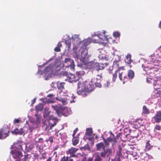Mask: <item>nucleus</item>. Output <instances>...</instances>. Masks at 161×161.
Returning <instances> with one entry per match:
<instances>
[{
    "mask_svg": "<svg viewBox=\"0 0 161 161\" xmlns=\"http://www.w3.org/2000/svg\"><path fill=\"white\" fill-rule=\"evenodd\" d=\"M92 40L91 38H88L81 42L78 35H72V37L70 39V42L69 41H66L65 43L69 49L70 48L71 42L73 45L72 56L75 61H78L79 60L86 63V62L87 61L89 56L86 47H84V46L85 47L87 46L92 42H93V39L94 37L92 36Z\"/></svg>",
    "mask_w": 161,
    "mask_h": 161,
    "instance_id": "f257e3e1",
    "label": "nucleus"
},
{
    "mask_svg": "<svg viewBox=\"0 0 161 161\" xmlns=\"http://www.w3.org/2000/svg\"><path fill=\"white\" fill-rule=\"evenodd\" d=\"M52 59V58L50 59L48 61H47L44 65L47 64ZM43 65L44 64L39 66V70L37 74L40 76L42 75L45 80H47L52 77V74L54 73V71L56 70L57 68L59 66L60 63L58 62L57 61H56L53 63L51 64L48 65L45 69L44 71H42L40 69L43 67Z\"/></svg>",
    "mask_w": 161,
    "mask_h": 161,
    "instance_id": "f03ea898",
    "label": "nucleus"
},
{
    "mask_svg": "<svg viewBox=\"0 0 161 161\" xmlns=\"http://www.w3.org/2000/svg\"><path fill=\"white\" fill-rule=\"evenodd\" d=\"M94 87L92 83L85 81L84 82L79 81L77 83V93L80 95L86 96L87 93L92 91L94 90Z\"/></svg>",
    "mask_w": 161,
    "mask_h": 161,
    "instance_id": "7ed1b4c3",
    "label": "nucleus"
},
{
    "mask_svg": "<svg viewBox=\"0 0 161 161\" xmlns=\"http://www.w3.org/2000/svg\"><path fill=\"white\" fill-rule=\"evenodd\" d=\"M105 31H103V32H99L96 34L93 35L92 36L94 38L93 39V42L94 43H99L104 46H105L108 43H114L115 40L113 39L112 38L107 37L105 36Z\"/></svg>",
    "mask_w": 161,
    "mask_h": 161,
    "instance_id": "20e7f679",
    "label": "nucleus"
},
{
    "mask_svg": "<svg viewBox=\"0 0 161 161\" xmlns=\"http://www.w3.org/2000/svg\"><path fill=\"white\" fill-rule=\"evenodd\" d=\"M12 150L11 152L14 160L20 161L22 157L21 146L19 143L14 144L12 146Z\"/></svg>",
    "mask_w": 161,
    "mask_h": 161,
    "instance_id": "39448f33",
    "label": "nucleus"
},
{
    "mask_svg": "<svg viewBox=\"0 0 161 161\" xmlns=\"http://www.w3.org/2000/svg\"><path fill=\"white\" fill-rule=\"evenodd\" d=\"M52 107L56 111L58 116H61L62 114L67 116L71 113L70 109L68 108L62 107L56 105H52Z\"/></svg>",
    "mask_w": 161,
    "mask_h": 161,
    "instance_id": "423d86ee",
    "label": "nucleus"
},
{
    "mask_svg": "<svg viewBox=\"0 0 161 161\" xmlns=\"http://www.w3.org/2000/svg\"><path fill=\"white\" fill-rule=\"evenodd\" d=\"M119 73V77L120 80H123V84H124L125 82L127 81V78L126 76L124 75V73L123 72L119 71V70H117L114 74L113 81L115 82L117 77V74Z\"/></svg>",
    "mask_w": 161,
    "mask_h": 161,
    "instance_id": "0eeeda50",
    "label": "nucleus"
},
{
    "mask_svg": "<svg viewBox=\"0 0 161 161\" xmlns=\"http://www.w3.org/2000/svg\"><path fill=\"white\" fill-rule=\"evenodd\" d=\"M62 91H60L57 94V97L55 98L56 100L61 102L63 105H65L67 104L69 100V99L62 97L65 96Z\"/></svg>",
    "mask_w": 161,
    "mask_h": 161,
    "instance_id": "6e6552de",
    "label": "nucleus"
},
{
    "mask_svg": "<svg viewBox=\"0 0 161 161\" xmlns=\"http://www.w3.org/2000/svg\"><path fill=\"white\" fill-rule=\"evenodd\" d=\"M88 68H95L97 70L103 69H104L103 65L102 64H99L98 63L90 62L87 64Z\"/></svg>",
    "mask_w": 161,
    "mask_h": 161,
    "instance_id": "1a4fd4ad",
    "label": "nucleus"
},
{
    "mask_svg": "<svg viewBox=\"0 0 161 161\" xmlns=\"http://www.w3.org/2000/svg\"><path fill=\"white\" fill-rule=\"evenodd\" d=\"M9 129L7 125L4 126L0 130V139H4L8 135Z\"/></svg>",
    "mask_w": 161,
    "mask_h": 161,
    "instance_id": "9d476101",
    "label": "nucleus"
},
{
    "mask_svg": "<svg viewBox=\"0 0 161 161\" xmlns=\"http://www.w3.org/2000/svg\"><path fill=\"white\" fill-rule=\"evenodd\" d=\"M35 116L36 117V121L35 123L34 124V126L33 127L30 126L29 127V129L31 132L32 131L34 128L37 127L41 123V116L40 115H38L37 114H36Z\"/></svg>",
    "mask_w": 161,
    "mask_h": 161,
    "instance_id": "9b49d317",
    "label": "nucleus"
},
{
    "mask_svg": "<svg viewBox=\"0 0 161 161\" xmlns=\"http://www.w3.org/2000/svg\"><path fill=\"white\" fill-rule=\"evenodd\" d=\"M28 129L27 128L26 125L23 128L20 129L19 130L17 129H16L12 133L16 134H25L28 131Z\"/></svg>",
    "mask_w": 161,
    "mask_h": 161,
    "instance_id": "f8f14e48",
    "label": "nucleus"
},
{
    "mask_svg": "<svg viewBox=\"0 0 161 161\" xmlns=\"http://www.w3.org/2000/svg\"><path fill=\"white\" fill-rule=\"evenodd\" d=\"M78 150V148L72 147L70 148L69 149L66 151V153L68 154H70V158L71 157H76V155H75L74 154Z\"/></svg>",
    "mask_w": 161,
    "mask_h": 161,
    "instance_id": "ddd939ff",
    "label": "nucleus"
},
{
    "mask_svg": "<svg viewBox=\"0 0 161 161\" xmlns=\"http://www.w3.org/2000/svg\"><path fill=\"white\" fill-rule=\"evenodd\" d=\"M64 62L65 63H68L69 64L71 69L74 70V61L71 58H66L64 59Z\"/></svg>",
    "mask_w": 161,
    "mask_h": 161,
    "instance_id": "4468645a",
    "label": "nucleus"
},
{
    "mask_svg": "<svg viewBox=\"0 0 161 161\" xmlns=\"http://www.w3.org/2000/svg\"><path fill=\"white\" fill-rule=\"evenodd\" d=\"M153 119L155 122H160L161 121V111H157L153 117Z\"/></svg>",
    "mask_w": 161,
    "mask_h": 161,
    "instance_id": "2eb2a0df",
    "label": "nucleus"
},
{
    "mask_svg": "<svg viewBox=\"0 0 161 161\" xmlns=\"http://www.w3.org/2000/svg\"><path fill=\"white\" fill-rule=\"evenodd\" d=\"M92 133V129L91 128H88L86 129V138L90 141H92V137L91 136Z\"/></svg>",
    "mask_w": 161,
    "mask_h": 161,
    "instance_id": "dca6fc26",
    "label": "nucleus"
},
{
    "mask_svg": "<svg viewBox=\"0 0 161 161\" xmlns=\"http://www.w3.org/2000/svg\"><path fill=\"white\" fill-rule=\"evenodd\" d=\"M104 51L103 50H101V51H99L100 53H102ZM98 58L100 59L103 60H108L109 59L108 56H106L105 55V54H100L98 56Z\"/></svg>",
    "mask_w": 161,
    "mask_h": 161,
    "instance_id": "f3484780",
    "label": "nucleus"
},
{
    "mask_svg": "<svg viewBox=\"0 0 161 161\" xmlns=\"http://www.w3.org/2000/svg\"><path fill=\"white\" fill-rule=\"evenodd\" d=\"M105 145H108L109 142H113L112 144H114L116 142V139L115 138H112L111 137L108 138L107 140L104 139Z\"/></svg>",
    "mask_w": 161,
    "mask_h": 161,
    "instance_id": "a211bd4d",
    "label": "nucleus"
},
{
    "mask_svg": "<svg viewBox=\"0 0 161 161\" xmlns=\"http://www.w3.org/2000/svg\"><path fill=\"white\" fill-rule=\"evenodd\" d=\"M115 60L114 62L113 66H116L119 67V61L120 60L121 57L118 55H116L115 56Z\"/></svg>",
    "mask_w": 161,
    "mask_h": 161,
    "instance_id": "6ab92c4d",
    "label": "nucleus"
},
{
    "mask_svg": "<svg viewBox=\"0 0 161 161\" xmlns=\"http://www.w3.org/2000/svg\"><path fill=\"white\" fill-rule=\"evenodd\" d=\"M97 149L98 151H100L102 149L104 150L105 146L103 142H100L96 145Z\"/></svg>",
    "mask_w": 161,
    "mask_h": 161,
    "instance_id": "aec40b11",
    "label": "nucleus"
},
{
    "mask_svg": "<svg viewBox=\"0 0 161 161\" xmlns=\"http://www.w3.org/2000/svg\"><path fill=\"white\" fill-rule=\"evenodd\" d=\"M131 55L130 54H128L126 56L125 61L126 63L128 64H130L132 62V60H131Z\"/></svg>",
    "mask_w": 161,
    "mask_h": 161,
    "instance_id": "412c9836",
    "label": "nucleus"
},
{
    "mask_svg": "<svg viewBox=\"0 0 161 161\" xmlns=\"http://www.w3.org/2000/svg\"><path fill=\"white\" fill-rule=\"evenodd\" d=\"M43 108V105L42 104H39L36 106L35 108V109L36 111H41Z\"/></svg>",
    "mask_w": 161,
    "mask_h": 161,
    "instance_id": "4be33fe9",
    "label": "nucleus"
},
{
    "mask_svg": "<svg viewBox=\"0 0 161 161\" xmlns=\"http://www.w3.org/2000/svg\"><path fill=\"white\" fill-rule=\"evenodd\" d=\"M128 75L129 79H132L134 77V72L133 71L130 70L128 71Z\"/></svg>",
    "mask_w": 161,
    "mask_h": 161,
    "instance_id": "5701e85b",
    "label": "nucleus"
},
{
    "mask_svg": "<svg viewBox=\"0 0 161 161\" xmlns=\"http://www.w3.org/2000/svg\"><path fill=\"white\" fill-rule=\"evenodd\" d=\"M49 108L48 107H46L44 109L45 112L44 113V117L45 118H47L49 115L48 110Z\"/></svg>",
    "mask_w": 161,
    "mask_h": 161,
    "instance_id": "b1692460",
    "label": "nucleus"
},
{
    "mask_svg": "<svg viewBox=\"0 0 161 161\" xmlns=\"http://www.w3.org/2000/svg\"><path fill=\"white\" fill-rule=\"evenodd\" d=\"M150 113L149 110L147 108L144 106L143 107L142 113L144 114H149Z\"/></svg>",
    "mask_w": 161,
    "mask_h": 161,
    "instance_id": "393cba45",
    "label": "nucleus"
},
{
    "mask_svg": "<svg viewBox=\"0 0 161 161\" xmlns=\"http://www.w3.org/2000/svg\"><path fill=\"white\" fill-rule=\"evenodd\" d=\"M64 84L65 83L64 82H61L58 84L57 85L58 88L59 89L62 90L64 89Z\"/></svg>",
    "mask_w": 161,
    "mask_h": 161,
    "instance_id": "a878e982",
    "label": "nucleus"
},
{
    "mask_svg": "<svg viewBox=\"0 0 161 161\" xmlns=\"http://www.w3.org/2000/svg\"><path fill=\"white\" fill-rule=\"evenodd\" d=\"M72 139L73 144V145H76L78 142L79 139L77 138H75L74 137H73Z\"/></svg>",
    "mask_w": 161,
    "mask_h": 161,
    "instance_id": "bb28decb",
    "label": "nucleus"
},
{
    "mask_svg": "<svg viewBox=\"0 0 161 161\" xmlns=\"http://www.w3.org/2000/svg\"><path fill=\"white\" fill-rule=\"evenodd\" d=\"M152 146L150 144L149 142H147L146 145L145 150L148 151L152 148Z\"/></svg>",
    "mask_w": 161,
    "mask_h": 161,
    "instance_id": "cd10ccee",
    "label": "nucleus"
},
{
    "mask_svg": "<svg viewBox=\"0 0 161 161\" xmlns=\"http://www.w3.org/2000/svg\"><path fill=\"white\" fill-rule=\"evenodd\" d=\"M113 36L114 37L116 38L119 37L120 36L119 33L118 31H115L113 33Z\"/></svg>",
    "mask_w": 161,
    "mask_h": 161,
    "instance_id": "c85d7f7f",
    "label": "nucleus"
},
{
    "mask_svg": "<svg viewBox=\"0 0 161 161\" xmlns=\"http://www.w3.org/2000/svg\"><path fill=\"white\" fill-rule=\"evenodd\" d=\"M69 77L70 78V81L71 82H75L76 81L74 79L75 78V76L74 75L70 74Z\"/></svg>",
    "mask_w": 161,
    "mask_h": 161,
    "instance_id": "c756f323",
    "label": "nucleus"
},
{
    "mask_svg": "<svg viewBox=\"0 0 161 161\" xmlns=\"http://www.w3.org/2000/svg\"><path fill=\"white\" fill-rule=\"evenodd\" d=\"M112 153L111 150L110 149H108L106 151V155L108 157Z\"/></svg>",
    "mask_w": 161,
    "mask_h": 161,
    "instance_id": "7c9ffc66",
    "label": "nucleus"
},
{
    "mask_svg": "<svg viewBox=\"0 0 161 161\" xmlns=\"http://www.w3.org/2000/svg\"><path fill=\"white\" fill-rule=\"evenodd\" d=\"M102 160L100 156L98 155L97 154L96 155L95 158V161H101Z\"/></svg>",
    "mask_w": 161,
    "mask_h": 161,
    "instance_id": "2f4dec72",
    "label": "nucleus"
},
{
    "mask_svg": "<svg viewBox=\"0 0 161 161\" xmlns=\"http://www.w3.org/2000/svg\"><path fill=\"white\" fill-rule=\"evenodd\" d=\"M69 159V158L68 156H64L61 158L60 161H68Z\"/></svg>",
    "mask_w": 161,
    "mask_h": 161,
    "instance_id": "473e14b6",
    "label": "nucleus"
},
{
    "mask_svg": "<svg viewBox=\"0 0 161 161\" xmlns=\"http://www.w3.org/2000/svg\"><path fill=\"white\" fill-rule=\"evenodd\" d=\"M101 157H102L105 158L106 155V151H105L104 150V152H102L101 153Z\"/></svg>",
    "mask_w": 161,
    "mask_h": 161,
    "instance_id": "72a5a7b5",
    "label": "nucleus"
},
{
    "mask_svg": "<svg viewBox=\"0 0 161 161\" xmlns=\"http://www.w3.org/2000/svg\"><path fill=\"white\" fill-rule=\"evenodd\" d=\"M50 119H53V120L55 121L56 122H58V119L56 117H54L53 116H51L50 117Z\"/></svg>",
    "mask_w": 161,
    "mask_h": 161,
    "instance_id": "f704fd0d",
    "label": "nucleus"
},
{
    "mask_svg": "<svg viewBox=\"0 0 161 161\" xmlns=\"http://www.w3.org/2000/svg\"><path fill=\"white\" fill-rule=\"evenodd\" d=\"M54 51L56 52H59L61 51V49L59 47H56L54 48Z\"/></svg>",
    "mask_w": 161,
    "mask_h": 161,
    "instance_id": "c9c22d12",
    "label": "nucleus"
},
{
    "mask_svg": "<svg viewBox=\"0 0 161 161\" xmlns=\"http://www.w3.org/2000/svg\"><path fill=\"white\" fill-rule=\"evenodd\" d=\"M95 85L97 87L101 88L102 87V85L99 83L96 82L95 83Z\"/></svg>",
    "mask_w": 161,
    "mask_h": 161,
    "instance_id": "e433bc0d",
    "label": "nucleus"
},
{
    "mask_svg": "<svg viewBox=\"0 0 161 161\" xmlns=\"http://www.w3.org/2000/svg\"><path fill=\"white\" fill-rule=\"evenodd\" d=\"M155 129L158 130H160L161 129L160 127L158 125H156L155 126Z\"/></svg>",
    "mask_w": 161,
    "mask_h": 161,
    "instance_id": "4c0bfd02",
    "label": "nucleus"
},
{
    "mask_svg": "<svg viewBox=\"0 0 161 161\" xmlns=\"http://www.w3.org/2000/svg\"><path fill=\"white\" fill-rule=\"evenodd\" d=\"M45 100H46V101H44L43 102H45V103H53V102L52 101H51L49 99H44Z\"/></svg>",
    "mask_w": 161,
    "mask_h": 161,
    "instance_id": "58836bf2",
    "label": "nucleus"
},
{
    "mask_svg": "<svg viewBox=\"0 0 161 161\" xmlns=\"http://www.w3.org/2000/svg\"><path fill=\"white\" fill-rule=\"evenodd\" d=\"M78 129L77 128H76L74 130V131L73 133V135H72V136H73V137H74L76 133L78 131Z\"/></svg>",
    "mask_w": 161,
    "mask_h": 161,
    "instance_id": "ea45409f",
    "label": "nucleus"
},
{
    "mask_svg": "<svg viewBox=\"0 0 161 161\" xmlns=\"http://www.w3.org/2000/svg\"><path fill=\"white\" fill-rule=\"evenodd\" d=\"M110 83L108 81H107L106 83L104 84V86L106 87H108L110 85Z\"/></svg>",
    "mask_w": 161,
    "mask_h": 161,
    "instance_id": "a19ab883",
    "label": "nucleus"
},
{
    "mask_svg": "<svg viewBox=\"0 0 161 161\" xmlns=\"http://www.w3.org/2000/svg\"><path fill=\"white\" fill-rule=\"evenodd\" d=\"M19 122V119H14V124L18 123Z\"/></svg>",
    "mask_w": 161,
    "mask_h": 161,
    "instance_id": "79ce46f5",
    "label": "nucleus"
},
{
    "mask_svg": "<svg viewBox=\"0 0 161 161\" xmlns=\"http://www.w3.org/2000/svg\"><path fill=\"white\" fill-rule=\"evenodd\" d=\"M48 141H49L51 143H52L53 142V139L52 137H50L49 138L48 140Z\"/></svg>",
    "mask_w": 161,
    "mask_h": 161,
    "instance_id": "37998d69",
    "label": "nucleus"
},
{
    "mask_svg": "<svg viewBox=\"0 0 161 161\" xmlns=\"http://www.w3.org/2000/svg\"><path fill=\"white\" fill-rule=\"evenodd\" d=\"M62 46V44L60 42L58 43L57 45V47H59V48L61 47Z\"/></svg>",
    "mask_w": 161,
    "mask_h": 161,
    "instance_id": "c03bdc74",
    "label": "nucleus"
},
{
    "mask_svg": "<svg viewBox=\"0 0 161 161\" xmlns=\"http://www.w3.org/2000/svg\"><path fill=\"white\" fill-rule=\"evenodd\" d=\"M36 98H34L31 101V105H32L35 102Z\"/></svg>",
    "mask_w": 161,
    "mask_h": 161,
    "instance_id": "a18cd8bd",
    "label": "nucleus"
},
{
    "mask_svg": "<svg viewBox=\"0 0 161 161\" xmlns=\"http://www.w3.org/2000/svg\"><path fill=\"white\" fill-rule=\"evenodd\" d=\"M52 158L49 157L46 160V161H51Z\"/></svg>",
    "mask_w": 161,
    "mask_h": 161,
    "instance_id": "49530a36",
    "label": "nucleus"
},
{
    "mask_svg": "<svg viewBox=\"0 0 161 161\" xmlns=\"http://www.w3.org/2000/svg\"><path fill=\"white\" fill-rule=\"evenodd\" d=\"M86 158L85 157H84L83 158V159L81 161H86Z\"/></svg>",
    "mask_w": 161,
    "mask_h": 161,
    "instance_id": "de8ad7c7",
    "label": "nucleus"
},
{
    "mask_svg": "<svg viewBox=\"0 0 161 161\" xmlns=\"http://www.w3.org/2000/svg\"><path fill=\"white\" fill-rule=\"evenodd\" d=\"M92 158H89L87 159V161H92Z\"/></svg>",
    "mask_w": 161,
    "mask_h": 161,
    "instance_id": "09e8293b",
    "label": "nucleus"
},
{
    "mask_svg": "<svg viewBox=\"0 0 161 161\" xmlns=\"http://www.w3.org/2000/svg\"><path fill=\"white\" fill-rule=\"evenodd\" d=\"M56 122H54L53 124H52L51 125V126L52 127H53V126H54L56 125Z\"/></svg>",
    "mask_w": 161,
    "mask_h": 161,
    "instance_id": "8fccbe9b",
    "label": "nucleus"
},
{
    "mask_svg": "<svg viewBox=\"0 0 161 161\" xmlns=\"http://www.w3.org/2000/svg\"><path fill=\"white\" fill-rule=\"evenodd\" d=\"M122 69V70L124 69V67H120V68H119V69L118 70H119V71H120V70Z\"/></svg>",
    "mask_w": 161,
    "mask_h": 161,
    "instance_id": "3c124183",
    "label": "nucleus"
},
{
    "mask_svg": "<svg viewBox=\"0 0 161 161\" xmlns=\"http://www.w3.org/2000/svg\"><path fill=\"white\" fill-rule=\"evenodd\" d=\"M80 72H76V74H77L78 75H79V74H83L82 73H80Z\"/></svg>",
    "mask_w": 161,
    "mask_h": 161,
    "instance_id": "603ef678",
    "label": "nucleus"
},
{
    "mask_svg": "<svg viewBox=\"0 0 161 161\" xmlns=\"http://www.w3.org/2000/svg\"><path fill=\"white\" fill-rule=\"evenodd\" d=\"M137 161H145V160L144 159H141L137 160Z\"/></svg>",
    "mask_w": 161,
    "mask_h": 161,
    "instance_id": "864d4df0",
    "label": "nucleus"
},
{
    "mask_svg": "<svg viewBox=\"0 0 161 161\" xmlns=\"http://www.w3.org/2000/svg\"><path fill=\"white\" fill-rule=\"evenodd\" d=\"M53 96V94H50V95H49L47 96L48 97H52V96Z\"/></svg>",
    "mask_w": 161,
    "mask_h": 161,
    "instance_id": "5fc2aeb1",
    "label": "nucleus"
},
{
    "mask_svg": "<svg viewBox=\"0 0 161 161\" xmlns=\"http://www.w3.org/2000/svg\"><path fill=\"white\" fill-rule=\"evenodd\" d=\"M159 27L160 28H161V21L160 22L159 24Z\"/></svg>",
    "mask_w": 161,
    "mask_h": 161,
    "instance_id": "6e6d98bb",
    "label": "nucleus"
},
{
    "mask_svg": "<svg viewBox=\"0 0 161 161\" xmlns=\"http://www.w3.org/2000/svg\"><path fill=\"white\" fill-rule=\"evenodd\" d=\"M115 161H120V160L119 158H118Z\"/></svg>",
    "mask_w": 161,
    "mask_h": 161,
    "instance_id": "4d7b16f0",
    "label": "nucleus"
},
{
    "mask_svg": "<svg viewBox=\"0 0 161 161\" xmlns=\"http://www.w3.org/2000/svg\"><path fill=\"white\" fill-rule=\"evenodd\" d=\"M85 148L84 147H81L80 148V149L81 150H82L83 149H84Z\"/></svg>",
    "mask_w": 161,
    "mask_h": 161,
    "instance_id": "13d9d810",
    "label": "nucleus"
},
{
    "mask_svg": "<svg viewBox=\"0 0 161 161\" xmlns=\"http://www.w3.org/2000/svg\"><path fill=\"white\" fill-rule=\"evenodd\" d=\"M42 138H40L39 139V141H42Z\"/></svg>",
    "mask_w": 161,
    "mask_h": 161,
    "instance_id": "bf43d9fd",
    "label": "nucleus"
},
{
    "mask_svg": "<svg viewBox=\"0 0 161 161\" xmlns=\"http://www.w3.org/2000/svg\"><path fill=\"white\" fill-rule=\"evenodd\" d=\"M69 161H73V159L70 158Z\"/></svg>",
    "mask_w": 161,
    "mask_h": 161,
    "instance_id": "052dcab7",
    "label": "nucleus"
},
{
    "mask_svg": "<svg viewBox=\"0 0 161 161\" xmlns=\"http://www.w3.org/2000/svg\"><path fill=\"white\" fill-rule=\"evenodd\" d=\"M147 82H148V83H149V80H148V79H147Z\"/></svg>",
    "mask_w": 161,
    "mask_h": 161,
    "instance_id": "680f3d73",
    "label": "nucleus"
},
{
    "mask_svg": "<svg viewBox=\"0 0 161 161\" xmlns=\"http://www.w3.org/2000/svg\"><path fill=\"white\" fill-rule=\"evenodd\" d=\"M155 82H156V81H155L153 83L154 85H156Z\"/></svg>",
    "mask_w": 161,
    "mask_h": 161,
    "instance_id": "e2e57ef3",
    "label": "nucleus"
},
{
    "mask_svg": "<svg viewBox=\"0 0 161 161\" xmlns=\"http://www.w3.org/2000/svg\"><path fill=\"white\" fill-rule=\"evenodd\" d=\"M97 136H96V139H97Z\"/></svg>",
    "mask_w": 161,
    "mask_h": 161,
    "instance_id": "0e129e2a",
    "label": "nucleus"
},
{
    "mask_svg": "<svg viewBox=\"0 0 161 161\" xmlns=\"http://www.w3.org/2000/svg\"><path fill=\"white\" fill-rule=\"evenodd\" d=\"M70 102L71 103L72 102V101H71V100H70Z\"/></svg>",
    "mask_w": 161,
    "mask_h": 161,
    "instance_id": "69168bd1",
    "label": "nucleus"
},
{
    "mask_svg": "<svg viewBox=\"0 0 161 161\" xmlns=\"http://www.w3.org/2000/svg\"><path fill=\"white\" fill-rule=\"evenodd\" d=\"M113 55H114V53H113Z\"/></svg>",
    "mask_w": 161,
    "mask_h": 161,
    "instance_id": "338daca9",
    "label": "nucleus"
},
{
    "mask_svg": "<svg viewBox=\"0 0 161 161\" xmlns=\"http://www.w3.org/2000/svg\"><path fill=\"white\" fill-rule=\"evenodd\" d=\"M161 48V46L159 48Z\"/></svg>",
    "mask_w": 161,
    "mask_h": 161,
    "instance_id": "774afa93",
    "label": "nucleus"
}]
</instances>
